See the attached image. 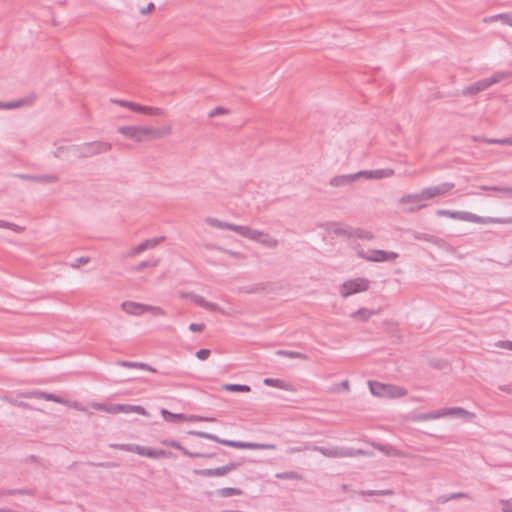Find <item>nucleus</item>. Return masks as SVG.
Listing matches in <instances>:
<instances>
[{
  "mask_svg": "<svg viewBox=\"0 0 512 512\" xmlns=\"http://www.w3.org/2000/svg\"><path fill=\"white\" fill-rule=\"evenodd\" d=\"M482 191H495L503 196L512 198V187L482 186Z\"/></svg>",
  "mask_w": 512,
  "mask_h": 512,
  "instance_id": "c756f323",
  "label": "nucleus"
},
{
  "mask_svg": "<svg viewBox=\"0 0 512 512\" xmlns=\"http://www.w3.org/2000/svg\"><path fill=\"white\" fill-rule=\"evenodd\" d=\"M355 177V181L361 177H365L367 179H372V170H364L353 174Z\"/></svg>",
  "mask_w": 512,
  "mask_h": 512,
  "instance_id": "680f3d73",
  "label": "nucleus"
},
{
  "mask_svg": "<svg viewBox=\"0 0 512 512\" xmlns=\"http://www.w3.org/2000/svg\"><path fill=\"white\" fill-rule=\"evenodd\" d=\"M4 400L7 401L11 405L18 406L23 409H32V406L30 404H28L27 402H23V401L18 402L17 400L8 398V397H5Z\"/></svg>",
  "mask_w": 512,
  "mask_h": 512,
  "instance_id": "de8ad7c7",
  "label": "nucleus"
},
{
  "mask_svg": "<svg viewBox=\"0 0 512 512\" xmlns=\"http://www.w3.org/2000/svg\"><path fill=\"white\" fill-rule=\"evenodd\" d=\"M496 17L501 19L505 24L512 27V14H500Z\"/></svg>",
  "mask_w": 512,
  "mask_h": 512,
  "instance_id": "338daca9",
  "label": "nucleus"
},
{
  "mask_svg": "<svg viewBox=\"0 0 512 512\" xmlns=\"http://www.w3.org/2000/svg\"><path fill=\"white\" fill-rule=\"evenodd\" d=\"M277 478L279 479H291V480H294V479H298L299 478V474L295 471H288V472H283V473H278L276 475Z\"/></svg>",
  "mask_w": 512,
  "mask_h": 512,
  "instance_id": "8fccbe9b",
  "label": "nucleus"
},
{
  "mask_svg": "<svg viewBox=\"0 0 512 512\" xmlns=\"http://www.w3.org/2000/svg\"><path fill=\"white\" fill-rule=\"evenodd\" d=\"M118 365L126 368H138L139 362H132V361H119Z\"/></svg>",
  "mask_w": 512,
  "mask_h": 512,
  "instance_id": "774afa93",
  "label": "nucleus"
},
{
  "mask_svg": "<svg viewBox=\"0 0 512 512\" xmlns=\"http://www.w3.org/2000/svg\"><path fill=\"white\" fill-rule=\"evenodd\" d=\"M461 220L478 223V222H480V216H478L476 214L469 213V212L462 211Z\"/></svg>",
  "mask_w": 512,
  "mask_h": 512,
  "instance_id": "3c124183",
  "label": "nucleus"
},
{
  "mask_svg": "<svg viewBox=\"0 0 512 512\" xmlns=\"http://www.w3.org/2000/svg\"><path fill=\"white\" fill-rule=\"evenodd\" d=\"M145 312H151L155 316H165L166 312L157 306L145 305Z\"/></svg>",
  "mask_w": 512,
  "mask_h": 512,
  "instance_id": "a18cd8bd",
  "label": "nucleus"
},
{
  "mask_svg": "<svg viewBox=\"0 0 512 512\" xmlns=\"http://www.w3.org/2000/svg\"><path fill=\"white\" fill-rule=\"evenodd\" d=\"M317 451L322 455L329 458H347V457H356V456H364L369 453L362 449H354V448H346V447H333L327 448L316 445H305L298 447H291L288 449L289 454L303 452V451Z\"/></svg>",
  "mask_w": 512,
  "mask_h": 512,
  "instance_id": "f03ea898",
  "label": "nucleus"
},
{
  "mask_svg": "<svg viewBox=\"0 0 512 512\" xmlns=\"http://www.w3.org/2000/svg\"><path fill=\"white\" fill-rule=\"evenodd\" d=\"M416 239H419V240H425V241H430V242H433V243H437L438 239L432 235H429V234H417L415 236Z\"/></svg>",
  "mask_w": 512,
  "mask_h": 512,
  "instance_id": "052dcab7",
  "label": "nucleus"
},
{
  "mask_svg": "<svg viewBox=\"0 0 512 512\" xmlns=\"http://www.w3.org/2000/svg\"><path fill=\"white\" fill-rule=\"evenodd\" d=\"M267 286L264 283H257L251 286H245L240 289L241 292L246 294H257L266 291Z\"/></svg>",
  "mask_w": 512,
  "mask_h": 512,
  "instance_id": "a878e982",
  "label": "nucleus"
},
{
  "mask_svg": "<svg viewBox=\"0 0 512 512\" xmlns=\"http://www.w3.org/2000/svg\"><path fill=\"white\" fill-rule=\"evenodd\" d=\"M18 177L20 179L26 181H33L38 183H56L59 181V177L55 174H46V175H30V174H19Z\"/></svg>",
  "mask_w": 512,
  "mask_h": 512,
  "instance_id": "dca6fc26",
  "label": "nucleus"
},
{
  "mask_svg": "<svg viewBox=\"0 0 512 512\" xmlns=\"http://www.w3.org/2000/svg\"><path fill=\"white\" fill-rule=\"evenodd\" d=\"M34 495V491L31 489H10L0 492V495Z\"/></svg>",
  "mask_w": 512,
  "mask_h": 512,
  "instance_id": "a19ab883",
  "label": "nucleus"
},
{
  "mask_svg": "<svg viewBox=\"0 0 512 512\" xmlns=\"http://www.w3.org/2000/svg\"><path fill=\"white\" fill-rule=\"evenodd\" d=\"M206 310H209L211 312H222L220 306L216 303L209 302L206 300L205 305L203 307Z\"/></svg>",
  "mask_w": 512,
  "mask_h": 512,
  "instance_id": "13d9d810",
  "label": "nucleus"
},
{
  "mask_svg": "<svg viewBox=\"0 0 512 512\" xmlns=\"http://www.w3.org/2000/svg\"><path fill=\"white\" fill-rule=\"evenodd\" d=\"M113 449H119L127 452H134L137 453V448H139L140 445L136 444H117L113 443L109 445Z\"/></svg>",
  "mask_w": 512,
  "mask_h": 512,
  "instance_id": "e433bc0d",
  "label": "nucleus"
},
{
  "mask_svg": "<svg viewBox=\"0 0 512 512\" xmlns=\"http://www.w3.org/2000/svg\"><path fill=\"white\" fill-rule=\"evenodd\" d=\"M158 264H159V260L158 259L142 261L137 266H135L133 268V270L137 271V272H140V271H143L144 269L149 268V267H156Z\"/></svg>",
  "mask_w": 512,
  "mask_h": 512,
  "instance_id": "4c0bfd02",
  "label": "nucleus"
},
{
  "mask_svg": "<svg viewBox=\"0 0 512 512\" xmlns=\"http://www.w3.org/2000/svg\"><path fill=\"white\" fill-rule=\"evenodd\" d=\"M481 222H482V225L488 224V223L512 224V217H507V218L482 217Z\"/></svg>",
  "mask_w": 512,
  "mask_h": 512,
  "instance_id": "ea45409f",
  "label": "nucleus"
},
{
  "mask_svg": "<svg viewBox=\"0 0 512 512\" xmlns=\"http://www.w3.org/2000/svg\"><path fill=\"white\" fill-rule=\"evenodd\" d=\"M164 239L165 238L163 236H161V237L145 240V241L141 242L139 245H137L136 247L132 248L129 252V256H135L137 254L144 252L145 250H147L149 248H154L159 243L164 241Z\"/></svg>",
  "mask_w": 512,
  "mask_h": 512,
  "instance_id": "f3484780",
  "label": "nucleus"
},
{
  "mask_svg": "<svg viewBox=\"0 0 512 512\" xmlns=\"http://www.w3.org/2000/svg\"><path fill=\"white\" fill-rule=\"evenodd\" d=\"M16 108H19V103L17 100L10 102H0V109L11 110Z\"/></svg>",
  "mask_w": 512,
  "mask_h": 512,
  "instance_id": "6e6d98bb",
  "label": "nucleus"
},
{
  "mask_svg": "<svg viewBox=\"0 0 512 512\" xmlns=\"http://www.w3.org/2000/svg\"><path fill=\"white\" fill-rule=\"evenodd\" d=\"M376 312L370 311L367 308H360L354 313H352L353 318L360 317L362 321H367L372 315H374Z\"/></svg>",
  "mask_w": 512,
  "mask_h": 512,
  "instance_id": "c9c22d12",
  "label": "nucleus"
},
{
  "mask_svg": "<svg viewBox=\"0 0 512 512\" xmlns=\"http://www.w3.org/2000/svg\"><path fill=\"white\" fill-rule=\"evenodd\" d=\"M424 201H428L426 199V196H425V193H424V190H422L420 193H416V194H406L404 196H402L399 200V203L400 204H416V206H412L410 208H408V212H416L424 207H426L425 204H423Z\"/></svg>",
  "mask_w": 512,
  "mask_h": 512,
  "instance_id": "1a4fd4ad",
  "label": "nucleus"
},
{
  "mask_svg": "<svg viewBox=\"0 0 512 512\" xmlns=\"http://www.w3.org/2000/svg\"><path fill=\"white\" fill-rule=\"evenodd\" d=\"M482 142L489 143V144L512 145V137L503 138V139L482 138Z\"/></svg>",
  "mask_w": 512,
  "mask_h": 512,
  "instance_id": "79ce46f5",
  "label": "nucleus"
},
{
  "mask_svg": "<svg viewBox=\"0 0 512 512\" xmlns=\"http://www.w3.org/2000/svg\"><path fill=\"white\" fill-rule=\"evenodd\" d=\"M112 102L116 103V104H118V105H120L122 107H126V108H128L130 110H132V107H133L132 105H135L134 102H130V101H126V100L113 99Z\"/></svg>",
  "mask_w": 512,
  "mask_h": 512,
  "instance_id": "e2e57ef3",
  "label": "nucleus"
},
{
  "mask_svg": "<svg viewBox=\"0 0 512 512\" xmlns=\"http://www.w3.org/2000/svg\"><path fill=\"white\" fill-rule=\"evenodd\" d=\"M241 464L238 462H229L224 466L213 468V477L214 476H224L234 470H236Z\"/></svg>",
  "mask_w": 512,
  "mask_h": 512,
  "instance_id": "b1692460",
  "label": "nucleus"
},
{
  "mask_svg": "<svg viewBox=\"0 0 512 512\" xmlns=\"http://www.w3.org/2000/svg\"><path fill=\"white\" fill-rule=\"evenodd\" d=\"M282 380L280 379H273V378H266L264 379V384L268 386H273L277 388H282Z\"/></svg>",
  "mask_w": 512,
  "mask_h": 512,
  "instance_id": "4d7b16f0",
  "label": "nucleus"
},
{
  "mask_svg": "<svg viewBox=\"0 0 512 512\" xmlns=\"http://www.w3.org/2000/svg\"><path fill=\"white\" fill-rule=\"evenodd\" d=\"M355 181L353 174L337 175L330 180V185L333 187H340L350 185Z\"/></svg>",
  "mask_w": 512,
  "mask_h": 512,
  "instance_id": "4be33fe9",
  "label": "nucleus"
},
{
  "mask_svg": "<svg viewBox=\"0 0 512 512\" xmlns=\"http://www.w3.org/2000/svg\"><path fill=\"white\" fill-rule=\"evenodd\" d=\"M228 113V110L222 106H218L216 108H214L210 113H209V118H214L216 116H219V115H224V114H227Z\"/></svg>",
  "mask_w": 512,
  "mask_h": 512,
  "instance_id": "5fc2aeb1",
  "label": "nucleus"
},
{
  "mask_svg": "<svg viewBox=\"0 0 512 512\" xmlns=\"http://www.w3.org/2000/svg\"><path fill=\"white\" fill-rule=\"evenodd\" d=\"M223 389L229 392H250L251 387L244 384H225Z\"/></svg>",
  "mask_w": 512,
  "mask_h": 512,
  "instance_id": "473e14b6",
  "label": "nucleus"
},
{
  "mask_svg": "<svg viewBox=\"0 0 512 512\" xmlns=\"http://www.w3.org/2000/svg\"><path fill=\"white\" fill-rule=\"evenodd\" d=\"M237 234L242 237L248 238L252 241L259 242L260 237H262L263 231L252 229L248 226H238Z\"/></svg>",
  "mask_w": 512,
  "mask_h": 512,
  "instance_id": "6ab92c4d",
  "label": "nucleus"
},
{
  "mask_svg": "<svg viewBox=\"0 0 512 512\" xmlns=\"http://www.w3.org/2000/svg\"><path fill=\"white\" fill-rule=\"evenodd\" d=\"M441 417H442V414H441V409H440L437 411L421 413V414L417 415L415 417V419L418 421H427V420H432V419H438Z\"/></svg>",
  "mask_w": 512,
  "mask_h": 512,
  "instance_id": "f704fd0d",
  "label": "nucleus"
},
{
  "mask_svg": "<svg viewBox=\"0 0 512 512\" xmlns=\"http://www.w3.org/2000/svg\"><path fill=\"white\" fill-rule=\"evenodd\" d=\"M455 187L454 183L445 182L437 186L424 188V193L427 200H431L436 197L445 196Z\"/></svg>",
  "mask_w": 512,
  "mask_h": 512,
  "instance_id": "9b49d317",
  "label": "nucleus"
},
{
  "mask_svg": "<svg viewBox=\"0 0 512 512\" xmlns=\"http://www.w3.org/2000/svg\"><path fill=\"white\" fill-rule=\"evenodd\" d=\"M357 255L370 262H388L394 261L399 257V254L392 251H384V250H370L365 252L362 249L357 250Z\"/></svg>",
  "mask_w": 512,
  "mask_h": 512,
  "instance_id": "0eeeda50",
  "label": "nucleus"
},
{
  "mask_svg": "<svg viewBox=\"0 0 512 512\" xmlns=\"http://www.w3.org/2000/svg\"><path fill=\"white\" fill-rule=\"evenodd\" d=\"M162 443L166 446H170L172 448L180 450L185 456L191 458H213L216 455V453L191 452L188 449H186L180 442L175 440L163 441Z\"/></svg>",
  "mask_w": 512,
  "mask_h": 512,
  "instance_id": "f8f14e48",
  "label": "nucleus"
},
{
  "mask_svg": "<svg viewBox=\"0 0 512 512\" xmlns=\"http://www.w3.org/2000/svg\"><path fill=\"white\" fill-rule=\"evenodd\" d=\"M132 111L137 113H143L147 115H154V116H161L164 114V110L159 107H151V106H144L135 103V105H132Z\"/></svg>",
  "mask_w": 512,
  "mask_h": 512,
  "instance_id": "aec40b11",
  "label": "nucleus"
},
{
  "mask_svg": "<svg viewBox=\"0 0 512 512\" xmlns=\"http://www.w3.org/2000/svg\"><path fill=\"white\" fill-rule=\"evenodd\" d=\"M211 351L209 349H200L196 352V357L200 360H206L210 356Z\"/></svg>",
  "mask_w": 512,
  "mask_h": 512,
  "instance_id": "bf43d9fd",
  "label": "nucleus"
},
{
  "mask_svg": "<svg viewBox=\"0 0 512 512\" xmlns=\"http://www.w3.org/2000/svg\"><path fill=\"white\" fill-rule=\"evenodd\" d=\"M276 354L279 356L288 357L292 359L308 360V356L306 354L296 351L278 350Z\"/></svg>",
  "mask_w": 512,
  "mask_h": 512,
  "instance_id": "c85d7f7f",
  "label": "nucleus"
},
{
  "mask_svg": "<svg viewBox=\"0 0 512 512\" xmlns=\"http://www.w3.org/2000/svg\"><path fill=\"white\" fill-rule=\"evenodd\" d=\"M100 409L112 414L117 413H131L135 412L140 415H146L147 412L144 407L140 405H129V404H110V405H100Z\"/></svg>",
  "mask_w": 512,
  "mask_h": 512,
  "instance_id": "6e6552de",
  "label": "nucleus"
},
{
  "mask_svg": "<svg viewBox=\"0 0 512 512\" xmlns=\"http://www.w3.org/2000/svg\"><path fill=\"white\" fill-rule=\"evenodd\" d=\"M371 393L377 397L400 398L407 394V390L401 386L384 384L378 381H369Z\"/></svg>",
  "mask_w": 512,
  "mask_h": 512,
  "instance_id": "39448f33",
  "label": "nucleus"
},
{
  "mask_svg": "<svg viewBox=\"0 0 512 512\" xmlns=\"http://www.w3.org/2000/svg\"><path fill=\"white\" fill-rule=\"evenodd\" d=\"M372 446L375 449H377L378 451L384 453L386 456H389V457H405V458L425 459L424 457L412 455L410 453H406L402 450H399L391 444H382V443L373 442Z\"/></svg>",
  "mask_w": 512,
  "mask_h": 512,
  "instance_id": "9d476101",
  "label": "nucleus"
},
{
  "mask_svg": "<svg viewBox=\"0 0 512 512\" xmlns=\"http://www.w3.org/2000/svg\"><path fill=\"white\" fill-rule=\"evenodd\" d=\"M510 76V73L496 72L493 76L482 79V90L485 88L500 82Z\"/></svg>",
  "mask_w": 512,
  "mask_h": 512,
  "instance_id": "5701e85b",
  "label": "nucleus"
},
{
  "mask_svg": "<svg viewBox=\"0 0 512 512\" xmlns=\"http://www.w3.org/2000/svg\"><path fill=\"white\" fill-rule=\"evenodd\" d=\"M351 237H356V238H360L363 240L374 239V235L372 232L364 230V229H360V228H357V229L352 228Z\"/></svg>",
  "mask_w": 512,
  "mask_h": 512,
  "instance_id": "2f4dec72",
  "label": "nucleus"
},
{
  "mask_svg": "<svg viewBox=\"0 0 512 512\" xmlns=\"http://www.w3.org/2000/svg\"><path fill=\"white\" fill-rule=\"evenodd\" d=\"M188 433L190 435H194V436H197L200 438L212 440L219 444H222V445H225L228 447H232V448L251 449V450H264V449H274L275 448V445H272V444H260V443L221 439L214 434L203 432V431H189Z\"/></svg>",
  "mask_w": 512,
  "mask_h": 512,
  "instance_id": "7ed1b4c3",
  "label": "nucleus"
},
{
  "mask_svg": "<svg viewBox=\"0 0 512 512\" xmlns=\"http://www.w3.org/2000/svg\"><path fill=\"white\" fill-rule=\"evenodd\" d=\"M121 308L128 314L131 315H142L145 313V304L133 302V301H125L122 303Z\"/></svg>",
  "mask_w": 512,
  "mask_h": 512,
  "instance_id": "a211bd4d",
  "label": "nucleus"
},
{
  "mask_svg": "<svg viewBox=\"0 0 512 512\" xmlns=\"http://www.w3.org/2000/svg\"><path fill=\"white\" fill-rule=\"evenodd\" d=\"M258 243L268 248H276L279 244L277 239L273 238L269 233L266 232H263L262 237H260Z\"/></svg>",
  "mask_w": 512,
  "mask_h": 512,
  "instance_id": "cd10ccee",
  "label": "nucleus"
},
{
  "mask_svg": "<svg viewBox=\"0 0 512 512\" xmlns=\"http://www.w3.org/2000/svg\"><path fill=\"white\" fill-rule=\"evenodd\" d=\"M0 228H7L14 232H22L24 230L23 227L15 224V223L7 222L4 220H0Z\"/></svg>",
  "mask_w": 512,
  "mask_h": 512,
  "instance_id": "37998d69",
  "label": "nucleus"
},
{
  "mask_svg": "<svg viewBox=\"0 0 512 512\" xmlns=\"http://www.w3.org/2000/svg\"><path fill=\"white\" fill-rule=\"evenodd\" d=\"M118 132L126 138L132 139L136 142H146L161 139L171 133V127H144V126H121Z\"/></svg>",
  "mask_w": 512,
  "mask_h": 512,
  "instance_id": "f257e3e1",
  "label": "nucleus"
},
{
  "mask_svg": "<svg viewBox=\"0 0 512 512\" xmlns=\"http://www.w3.org/2000/svg\"><path fill=\"white\" fill-rule=\"evenodd\" d=\"M205 222L208 225H210L211 227H215V228H219V229H225V230H230V231H234L236 233H237L238 226H239V225H236V224L223 222V221L218 220V219L213 218V217L206 218Z\"/></svg>",
  "mask_w": 512,
  "mask_h": 512,
  "instance_id": "412c9836",
  "label": "nucleus"
},
{
  "mask_svg": "<svg viewBox=\"0 0 512 512\" xmlns=\"http://www.w3.org/2000/svg\"><path fill=\"white\" fill-rule=\"evenodd\" d=\"M501 509L504 512H512V499L501 501Z\"/></svg>",
  "mask_w": 512,
  "mask_h": 512,
  "instance_id": "69168bd1",
  "label": "nucleus"
},
{
  "mask_svg": "<svg viewBox=\"0 0 512 512\" xmlns=\"http://www.w3.org/2000/svg\"><path fill=\"white\" fill-rule=\"evenodd\" d=\"M137 454L140 456H145L154 459L171 458L173 456V453L171 451L162 449L156 450L146 446H139V448H137Z\"/></svg>",
  "mask_w": 512,
  "mask_h": 512,
  "instance_id": "4468645a",
  "label": "nucleus"
},
{
  "mask_svg": "<svg viewBox=\"0 0 512 512\" xmlns=\"http://www.w3.org/2000/svg\"><path fill=\"white\" fill-rule=\"evenodd\" d=\"M70 149L79 158H89L111 151L112 145L105 141H93L72 145Z\"/></svg>",
  "mask_w": 512,
  "mask_h": 512,
  "instance_id": "20e7f679",
  "label": "nucleus"
},
{
  "mask_svg": "<svg viewBox=\"0 0 512 512\" xmlns=\"http://www.w3.org/2000/svg\"><path fill=\"white\" fill-rule=\"evenodd\" d=\"M394 170L390 168L372 170V179L389 178L394 175Z\"/></svg>",
  "mask_w": 512,
  "mask_h": 512,
  "instance_id": "7c9ffc66",
  "label": "nucleus"
},
{
  "mask_svg": "<svg viewBox=\"0 0 512 512\" xmlns=\"http://www.w3.org/2000/svg\"><path fill=\"white\" fill-rule=\"evenodd\" d=\"M162 415L167 421H184L187 420V417L184 414H174L167 410H162Z\"/></svg>",
  "mask_w": 512,
  "mask_h": 512,
  "instance_id": "58836bf2",
  "label": "nucleus"
},
{
  "mask_svg": "<svg viewBox=\"0 0 512 512\" xmlns=\"http://www.w3.org/2000/svg\"><path fill=\"white\" fill-rule=\"evenodd\" d=\"M204 329H205L204 323H191L189 325V330H191L192 332H201Z\"/></svg>",
  "mask_w": 512,
  "mask_h": 512,
  "instance_id": "0e129e2a",
  "label": "nucleus"
},
{
  "mask_svg": "<svg viewBox=\"0 0 512 512\" xmlns=\"http://www.w3.org/2000/svg\"><path fill=\"white\" fill-rule=\"evenodd\" d=\"M325 230L328 233L336 235V236H343V237L351 238L352 227L347 226V225L343 226L338 222L327 223L325 226Z\"/></svg>",
  "mask_w": 512,
  "mask_h": 512,
  "instance_id": "2eb2a0df",
  "label": "nucleus"
},
{
  "mask_svg": "<svg viewBox=\"0 0 512 512\" xmlns=\"http://www.w3.org/2000/svg\"><path fill=\"white\" fill-rule=\"evenodd\" d=\"M480 91V82H476L465 89H463V95H475Z\"/></svg>",
  "mask_w": 512,
  "mask_h": 512,
  "instance_id": "c03bdc74",
  "label": "nucleus"
},
{
  "mask_svg": "<svg viewBox=\"0 0 512 512\" xmlns=\"http://www.w3.org/2000/svg\"><path fill=\"white\" fill-rule=\"evenodd\" d=\"M370 282L366 278L358 277L355 279L345 281L340 287V294L346 298L352 294L367 291L369 289Z\"/></svg>",
  "mask_w": 512,
  "mask_h": 512,
  "instance_id": "423d86ee",
  "label": "nucleus"
},
{
  "mask_svg": "<svg viewBox=\"0 0 512 512\" xmlns=\"http://www.w3.org/2000/svg\"><path fill=\"white\" fill-rule=\"evenodd\" d=\"M35 98H36L35 95H30V96L18 99L17 101L19 103V108L23 107V106L32 105L35 101Z\"/></svg>",
  "mask_w": 512,
  "mask_h": 512,
  "instance_id": "603ef678",
  "label": "nucleus"
},
{
  "mask_svg": "<svg viewBox=\"0 0 512 512\" xmlns=\"http://www.w3.org/2000/svg\"><path fill=\"white\" fill-rule=\"evenodd\" d=\"M217 494L220 496V497H223V498H228V497H231V496H239V495H242L243 494V491L239 488H234V487H224V488H221L219 490H217Z\"/></svg>",
  "mask_w": 512,
  "mask_h": 512,
  "instance_id": "393cba45",
  "label": "nucleus"
},
{
  "mask_svg": "<svg viewBox=\"0 0 512 512\" xmlns=\"http://www.w3.org/2000/svg\"><path fill=\"white\" fill-rule=\"evenodd\" d=\"M360 495H368V496H391L394 495V490L392 489H385V490H367V491H360Z\"/></svg>",
  "mask_w": 512,
  "mask_h": 512,
  "instance_id": "72a5a7b5",
  "label": "nucleus"
},
{
  "mask_svg": "<svg viewBox=\"0 0 512 512\" xmlns=\"http://www.w3.org/2000/svg\"><path fill=\"white\" fill-rule=\"evenodd\" d=\"M187 297H189L197 306L204 307L206 299L200 295L189 293L187 294Z\"/></svg>",
  "mask_w": 512,
  "mask_h": 512,
  "instance_id": "49530a36",
  "label": "nucleus"
},
{
  "mask_svg": "<svg viewBox=\"0 0 512 512\" xmlns=\"http://www.w3.org/2000/svg\"><path fill=\"white\" fill-rule=\"evenodd\" d=\"M18 397L28 398V399H32V398L43 399V400H47V401H53L56 403H63V400L61 397H59L55 394L47 393V392L40 391V390L21 392L18 394Z\"/></svg>",
  "mask_w": 512,
  "mask_h": 512,
  "instance_id": "ddd939ff",
  "label": "nucleus"
},
{
  "mask_svg": "<svg viewBox=\"0 0 512 512\" xmlns=\"http://www.w3.org/2000/svg\"><path fill=\"white\" fill-rule=\"evenodd\" d=\"M90 262V258L87 256H81L77 258L73 263L70 264V267L73 269L79 268L81 265L88 264Z\"/></svg>",
  "mask_w": 512,
  "mask_h": 512,
  "instance_id": "09e8293b",
  "label": "nucleus"
},
{
  "mask_svg": "<svg viewBox=\"0 0 512 512\" xmlns=\"http://www.w3.org/2000/svg\"><path fill=\"white\" fill-rule=\"evenodd\" d=\"M193 473L197 476L213 477V468L195 469Z\"/></svg>",
  "mask_w": 512,
  "mask_h": 512,
  "instance_id": "864d4df0",
  "label": "nucleus"
},
{
  "mask_svg": "<svg viewBox=\"0 0 512 512\" xmlns=\"http://www.w3.org/2000/svg\"><path fill=\"white\" fill-rule=\"evenodd\" d=\"M442 417L446 416H465L468 412L461 407L443 408L441 409Z\"/></svg>",
  "mask_w": 512,
  "mask_h": 512,
  "instance_id": "bb28decb",
  "label": "nucleus"
}]
</instances>
